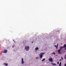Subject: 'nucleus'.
Here are the masks:
<instances>
[{
  "label": "nucleus",
  "instance_id": "nucleus-1",
  "mask_svg": "<svg viewBox=\"0 0 66 66\" xmlns=\"http://www.w3.org/2000/svg\"><path fill=\"white\" fill-rule=\"evenodd\" d=\"M25 48L26 51H28L30 49V47L28 46H25Z\"/></svg>",
  "mask_w": 66,
  "mask_h": 66
},
{
  "label": "nucleus",
  "instance_id": "nucleus-2",
  "mask_svg": "<svg viewBox=\"0 0 66 66\" xmlns=\"http://www.w3.org/2000/svg\"><path fill=\"white\" fill-rule=\"evenodd\" d=\"M45 54V53H40L39 55H40V59H42V57H43V54Z\"/></svg>",
  "mask_w": 66,
  "mask_h": 66
},
{
  "label": "nucleus",
  "instance_id": "nucleus-3",
  "mask_svg": "<svg viewBox=\"0 0 66 66\" xmlns=\"http://www.w3.org/2000/svg\"><path fill=\"white\" fill-rule=\"evenodd\" d=\"M49 61L51 62H53V59L52 58H50L49 59Z\"/></svg>",
  "mask_w": 66,
  "mask_h": 66
},
{
  "label": "nucleus",
  "instance_id": "nucleus-4",
  "mask_svg": "<svg viewBox=\"0 0 66 66\" xmlns=\"http://www.w3.org/2000/svg\"><path fill=\"white\" fill-rule=\"evenodd\" d=\"M61 49H60L58 50V54H61Z\"/></svg>",
  "mask_w": 66,
  "mask_h": 66
},
{
  "label": "nucleus",
  "instance_id": "nucleus-5",
  "mask_svg": "<svg viewBox=\"0 0 66 66\" xmlns=\"http://www.w3.org/2000/svg\"><path fill=\"white\" fill-rule=\"evenodd\" d=\"M23 58H22V62H21V63L22 64H23L24 63V61H23Z\"/></svg>",
  "mask_w": 66,
  "mask_h": 66
},
{
  "label": "nucleus",
  "instance_id": "nucleus-6",
  "mask_svg": "<svg viewBox=\"0 0 66 66\" xmlns=\"http://www.w3.org/2000/svg\"><path fill=\"white\" fill-rule=\"evenodd\" d=\"M63 48H65V50H66V44H65L64 45Z\"/></svg>",
  "mask_w": 66,
  "mask_h": 66
},
{
  "label": "nucleus",
  "instance_id": "nucleus-7",
  "mask_svg": "<svg viewBox=\"0 0 66 66\" xmlns=\"http://www.w3.org/2000/svg\"><path fill=\"white\" fill-rule=\"evenodd\" d=\"M7 51V50H4V52H3V53H6Z\"/></svg>",
  "mask_w": 66,
  "mask_h": 66
},
{
  "label": "nucleus",
  "instance_id": "nucleus-8",
  "mask_svg": "<svg viewBox=\"0 0 66 66\" xmlns=\"http://www.w3.org/2000/svg\"><path fill=\"white\" fill-rule=\"evenodd\" d=\"M59 45L58 44H57V46L56 45H55L54 46L55 47H56V49H57V48H58V46Z\"/></svg>",
  "mask_w": 66,
  "mask_h": 66
},
{
  "label": "nucleus",
  "instance_id": "nucleus-9",
  "mask_svg": "<svg viewBox=\"0 0 66 66\" xmlns=\"http://www.w3.org/2000/svg\"><path fill=\"white\" fill-rule=\"evenodd\" d=\"M4 64L6 66H7L8 65V64L6 63H4Z\"/></svg>",
  "mask_w": 66,
  "mask_h": 66
},
{
  "label": "nucleus",
  "instance_id": "nucleus-10",
  "mask_svg": "<svg viewBox=\"0 0 66 66\" xmlns=\"http://www.w3.org/2000/svg\"><path fill=\"white\" fill-rule=\"evenodd\" d=\"M52 64L53 65H54V66H56V64L55 63H52Z\"/></svg>",
  "mask_w": 66,
  "mask_h": 66
},
{
  "label": "nucleus",
  "instance_id": "nucleus-11",
  "mask_svg": "<svg viewBox=\"0 0 66 66\" xmlns=\"http://www.w3.org/2000/svg\"><path fill=\"white\" fill-rule=\"evenodd\" d=\"M38 47H37L36 48H35V50H38Z\"/></svg>",
  "mask_w": 66,
  "mask_h": 66
},
{
  "label": "nucleus",
  "instance_id": "nucleus-12",
  "mask_svg": "<svg viewBox=\"0 0 66 66\" xmlns=\"http://www.w3.org/2000/svg\"><path fill=\"white\" fill-rule=\"evenodd\" d=\"M52 55V54H54V55H55V53L54 52H53L52 53V54H51Z\"/></svg>",
  "mask_w": 66,
  "mask_h": 66
},
{
  "label": "nucleus",
  "instance_id": "nucleus-13",
  "mask_svg": "<svg viewBox=\"0 0 66 66\" xmlns=\"http://www.w3.org/2000/svg\"><path fill=\"white\" fill-rule=\"evenodd\" d=\"M61 64H62L61 62H60V63L59 64V66H61Z\"/></svg>",
  "mask_w": 66,
  "mask_h": 66
},
{
  "label": "nucleus",
  "instance_id": "nucleus-14",
  "mask_svg": "<svg viewBox=\"0 0 66 66\" xmlns=\"http://www.w3.org/2000/svg\"><path fill=\"white\" fill-rule=\"evenodd\" d=\"M44 60H45V59L44 58L43 59V60H42V62H43V61H44Z\"/></svg>",
  "mask_w": 66,
  "mask_h": 66
},
{
  "label": "nucleus",
  "instance_id": "nucleus-15",
  "mask_svg": "<svg viewBox=\"0 0 66 66\" xmlns=\"http://www.w3.org/2000/svg\"><path fill=\"white\" fill-rule=\"evenodd\" d=\"M63 48H64L63 46H61L60 47V49H62Z\"/></svg>",
  "mask_w": 66,
  "mask_h": 66
},
{
  "label": "nucleus",
  "instance_id": "nucleus-16",
  "mask_svg": "<svg viewBox=\"0 0 66 66\" xmlns=\"http://www.w3.org/2000/svg\"><path fill=\"white\" fill-rule=\"evenodd\" d=\"M15 47V45H13L12 46V48H13Z\"/></svg>",
  "mask_w": 66,
  "mask_h": 66
},
{
  "label": "nucleus",
  "instance_id": "nucleus-17",
  "mask_svg": "<svg viewBox=\"0 0 66 66\" xmlns=\"http://www.w3.org/2000/svg\"><path fill=\"white\" fill-rule=\"evenodd\" d=\"M57 64L58 65H59V62H57Z\"/></svg>",
  "mask_w": 66,
  "mask_h": 66
},
{
  "label": "nucleus",
  "instance_id": "nucleus-18",
  "mask_svg": "<svg viewBox=\"0 0 66 66\" xmlns=\"http://www.w3.org/2000/svg\"><path fill=\"white\" fill-rule=\"evenodd\" d=\"M36 59H38V57H36Z\"/></svg>",
  "mask_w": 66,
  "mask_h": 66
},
{
  "label": "nucleus",
  "instance_id": "nucleus-19",
  "mask_svg": "<svg viewBox=\"0 0 66 66\" xmlns=\"http://www.w3.org/2000/svg\"><path fill=\"white\" fill-rule=\"evenodd\" d=\"M61 59H62V60H63V57H61Z\"/></svg>",
  "mask_w": 66,
  "mask_h": 66
},
{
  "label": "nucleus",
  "instance_id": "nucleus-20",
  "mask_svg": "<svg viewBox=\"0 0 66 66\" xmlns=\"http://www.w3.org/2000/svg\"><path fill=\"white\" fill-rule=\"evenodd\" d=\"M64 66H66V63L64 65Z\"/></svg>",
  "mask_w": 66,
  "mask_h": 66
},
{
  "label": "nucleus",
  "instance_id": "nucleus-21",
  "mask_svg": "<svg viewBox=\"0 0 66 66\" xmlns=\"http://www.w3.org/2000/svg\"><path fill=\"white\" fill-rule=\"evenodd\" d=\"M13 40V42H14V43H15V41H14V40Z\"/></svg>",
  "mask_w": 66,
  "mask_h": 66
},
{
  "label": "nucleus",
  "instance_id": "nucleus-22",
  "mask_svg": "<svg viewBox=\"0 0 66 66\" xmlns=\"http://www.w3.org/2000/svg\"><path fill=\"white\" fill-rule=\"evenodd\" d=\"M64 59H66V57H64Z\"/></svg>",
  "mask_w": 66,
  "mask_h": 66
},
{
  "label": "nucleus",
  "instance_id": "nucleus-23",
  "mask_svg": "<svg viewBox=\"0 0 66 66\" xmlns=\"http://www.w3.org/2000/svg\"><path fill=\"white\" fill-rule=\"evenodd\" d=\"M33 43V42H32V43Z\"/></svg>",
  "mask_w": 66,
  "mask_h": 66
},
{
  "label": "nucleus",
  "instance_id": "nucleus-24",
  "mask_svg": "<svg viewBox=\"0 0 66 66\" xmlns=\"http://www.w3.org/2000/svg\"><path fill=\"white\" fill-rule=\"evenodd\" d=\"M57 55H56V56H57Z\"/></svg>",
  "mask_w": 66,
  "mask_h": 66
}]
</instances>
